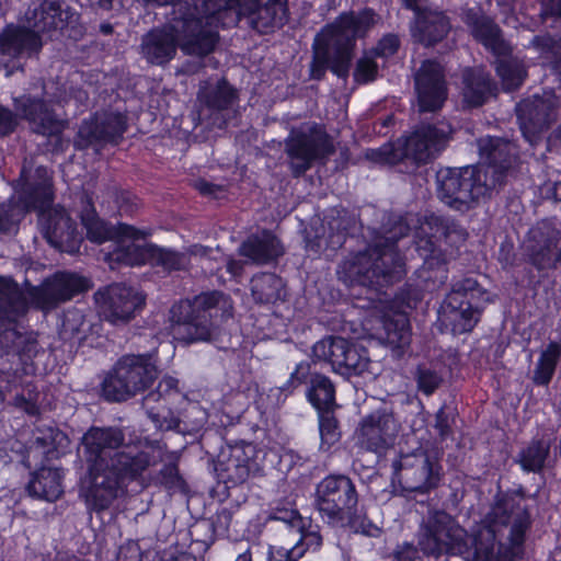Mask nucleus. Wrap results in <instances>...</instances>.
<instances>
[{
    "instance_id": "f257e3e1",
    "label": "nucleus",
    "mask_w": 561,
    "mask_h": 561,
    "mask_svg": "<svg viewBox=\"0 0 561 561\" xmlns=\"http://www.w3.org/2000/svg\"><path fill=\"white\" fill-rule=\"evenodd\" d=\"M379 227H368L371 242L365 250L351 254L337 267L339 279L348 286H385L402 278L404 262L397 242L408 236L410 227L401 217L383 211Z\"/></svg>"
},
{
    "instance_id": "f03ea898",
    "label": "nucleus",
    "mask_w": 561,
    "mask_h": 561,
    "mask_svg": "<svg viewBox=\"0 0 561 561\" xmlns=\"http://www.w3.org/2000/svg\"><path fill=\"white\" fill-rule=\"evenodd\" d=\"M529 526L527 510L513 495L502 494L483 524L468 533L469 551L458 556L472 561H515Z\"/></svg>"
},
{
    "instance_id": "7ed1b4c3",
    "label": "nucleus",
    "mask_w": 561,
    "mask_h": 561,
    "mask_svg": "<svg viewBox=\"0 0 561 561\" xmlns=\"http://www.w3.org/2000/svg\"><path fill=\"white\" fill-rule=\"evenodd\" d=\"M378 20L379 15L370 8L341 14L330 27L328 37L322 42L318 38L314 41L309 68L310 79L322 80L328 69L339 78L346 79L356 39L365 37Z\"/></svg>"
},
{
    "instance_id": "20e7f679",
    "label": "nucleus",
    "mask_w": 561,
    "mask_h": 561,
    "mask_svg": "<svg viewBox=\"0 0 561 561\" xmlns=\"http://www.w3.org/2000/svg\"><path fill=\"white\" fill-rule=\"evenodd\" d=\"M416 545L404 541L392 551L393 561H415L419 552L435 561L469 551L468 531L444 510H430L419 524Z\"/></svg>"
},
{
    "instance_id": "39448f33",
    "label": "nucleus",
    "mask_w": 561,
    "mask_h": 561,
    "mask_svg": "<svg viewBox=\"0 0 561 561\" xmlns=\"http://www.w3.org/2000/svg\"><path fill=\"white\" fill-rule=\"evenodd\" d=\"M453 131L451 125L445 119L422 123L410 136L370 150L367 157L374 162L396 165L400 172L412 173L446 149Z\"/></svg>"
},
{
    "instance_id": "423d86ee",
    "label": "nucleus",
    "mask_w": 561,
    "mask_h": 561,
    "mask_svg": "<svg viewBox=\"0 0 561 561\" xmlns=\"http://www.w3.org/2000/svg\"><path fill=\"white\" fill-rule=\"evenodd\" d=\"M358 497L356 485L348 476L329 474L316 485L313 506L332 527L375 536L379 528L359 510Z\"/></svg>"
},
{
    "instance_id": "0eeeda50",
    "label": "nucleus",
    "mask_w": 561,
    "mask_h": 561,
    "mask_svg": "<svg viewBox=\"0 0 561 561\" xmlns=\"http://www.w3.org/2000/svg\"><path fill=\"white\" fill-rule=\"evenodd\" d=\"M232 312L230 296L213 290L174 304L170 321L174 334L186 343L208 342L214 337L218 320L231 318Z\"/></svg>"
},
{
    "instance_id": "6e6552de",
    "label": "nucleus",
    "mask_w": 561,
    "mask_h": 561,
    "mask_svg": "<svg viewBox=\"0 0 561 561\" xmlns=\"http://www.w3.org/2000/svg\"><path fill=\"white\" fill-rule=\"evenodd\" d=\"M159 5H172L171 28L182 38V51L198 57L214 51L218 33L214 25L215 12L210 4L218 0H146Z\"/></svg>"
},
{
    "instance_id": "1a4fd4ad",
    "label": "nucleus",
    "mask_w": 561,
    "mask_h": 561,
    "mask_svg": "<svg viewBox=\"0 0 561 561\" xmlns=\"http://www.w3.org/2000/svg\"><path fill=\"white\" fill-rule=\"evenodd\" d=\"M159 376L153 354H125L106 373L101 382V397L107 402L128 401L148 390Z\"/></svg>"
},
{
    "instance_id": "9d476101",
    "label": "nucleus",
    "mask_w": 561,
    "mask_h": 561,
    "mask_svg": "<svg viewBox=\"0 0 561 561\" xmlns=\"http://www.w3.org/2000/svg\"><path fill=\"white\" fill-rule=\"evenodd\" d=\"M494 171H484L477 165L446 168L436 174L437 196L449 208L466 213L477 206L481 198L499 194L496 180H490Z\"/></svg>"
},
{
    "instance_id": "9b49d317",
    "label": "nucleus",
    "mask_w": 561,
    "mask_h": 561,
    "mask_svg": "<svg viewBox=\"0 0 561 561\" xmlns=\"http://www.w3.org/2000/svg\"><path fill=\"white\" fill-rule=\"evenodd\" d=\"M425 225L431 231V238L421 239L417 242V250L424 259L420 268V277L424 282L444 284L447 279V261L432 238L449 247L458 248L465 243L469 233L458 220L446 215L431 214L425 217Z\"/></svg>"
},
{
    "instance_id": "f8f14e48",
    "label": "nucleus",
    "mask_w": 561,
    "mask_h": 561,
    "mask_svg": "<svg viewBox=\"0 0 561 561\" xmlns=\"http://www.w3.org/2000/svg\"><path fill=\"white\" fill-rule=\"evenodd\" d=\"M21 188L7 203H0V231L10 232L33 209H42L53 201V181L49 170L39 165L31 173L26 162L20 180Z\"/></svg>"
},
{
    "instance_id": "ddd939ff",
    "label": "nucleus",
    "mask_w": 561,
    "mask_h": 561,
    "mask_svg": "<svg viewBox=\"0 0 561 561\" xmlns=\"http://www.w3.org/2000/svg\"><path fill=\"white\" fill-rule=\"evenodd\" d=\"M440 450L420 447L392 461L393 481L403 492L427 494L438 488L443 478Z\"/></svg>"
},
{
    "instance_id": "4468645a",
    "label": "nucleus",
    "mask_w": 561,
    "mask_h": 561,
    "mask_svg": "<svg viewBox=\"0 0 561 561\" xmlns=\"http://www.w3.org/2000/svg\"><path fill=\"white\" fill-rule=\"evenodd\" d=\"M55 454L51 430L47 434L36 436L27 446L23 463L28 469H35L25 488L30 496L51 503L64 493L61 471L45 466V461L50 460Z\"/></svg>"
},
{
    "instance_id": "2eb2a0df",
    "label": "nucleus",
    "mask_w": 561,
    "mask_h": 561,
    "mask_svg": "<svg viewBox=\"0 0 561 561\" xmlns=\"http://www.w3.org/2000/svg\"><path fill=\"white\" fill-rule=\"evenodd\" d=\"M210 10L215 12L214 24L232 15L236 22L247 16L250 26L261 34L282 27L287 21L286 0H218Z\"/></svg>"
},
{
    "instance_id": "dca6fc26",
    "label": "nucleus",
    "mask_w": 561,
    "mask_h": 561,
    "mask_svg": "<svg viewBox=\"0 0 561 561\" xmlns=\"http://www.w3.org/2000/svg\"><path fill=\"white\" fill-rule=\"evenodd\" d=\"M265 451L253 443L244 440L227 444L221 448L215 463L219 482L227 489L244 484L250 479L263 474Z\"/></svg>"
},
{
    "instance_id": "f3484780",
    "label": "nucleus",
    "mask_w": 561,
    "mask_h": 561,
    "mask_svg": "<svg viewBox=\"0 0 561 561\" xmlns=\"http://www.w3.org/2000/svg\"><path fill=\"white\" fill-rule=\"evenodd\" d=\"M312 362H325L332 370L345 378L369 371L368 351L342 336H325L312 346Z\"/></svg>"
},
{
    "instance_id": "a211bd4d",
    "label": "nucleus",
    "mask_w": 561,
    "mask_h": 561,
    "mask_svg": "<svg viewBox=\"0 0 561 561\" xmlns=\"http://www.w3.org/2000/svg\"><path fill=\"white\" fill-rule=\"evenodd\" d=\"M334 151L331 137L317 124L293 131L285 141V152L290 159L294 178L304 175L316 160L327 159Z\"/></svg>"
},
{
    "instance_id": "6ab92c4d",
    "label": "nucleus",
    "mask_w": 561,
    "mask_h": 561,
    "mask_svg": "<svg viewBox=\"0 0 561 561\" xmlns=\"http://www.w3.org/2000/svg\"><path fill=\"white\" fill-rule=\"evenodd\" d=\"M488 293L473 278L453 285L446 298L447 319L454 334L471 332L480 320Z\"/></svg>"
},
{
    "instance_id": "aec40b11",
    "label": "nucleus",
    "mask_w": 561,
    "mask_h": 561,
    "mask_svg": "<svg viewBox=\"0 0 561 561\" xmlns=\"http://www.w3.org/2000/svg\"><path fill=\"white\" fill-rule=\"evenodd\" d=\"M561 110L554 93L534 95L516 104L515 112L524 138L536 147L543 140V134L556 122Z\"/></svg>"
},
{
    "instance_id": "412c9836",
    "label": "nucleus",
    "mask_w": 561,
    "mask_h": 561,
    "mask_svg": "<svg viewBox=\"0 0 561 561\" xmlns=\"http://www.w3.org/2000/svg\"><path fill=\"white\" fill-rule=\"evenodd\" d=\"M127 126V117L119 112H96L81 122L73 146L77 150H85L105 144L117 145Z\"/></svg>"
},
{
    "instance_id": "4be33fe9",
    "label": "nucleus",
    "mask_w": 561,
    "mask_h": 561,
    "mask_svg": "<svg viewBox=\"0 0 561 561\" xmlns=\"http://www.w3.org/2000/svg\"><path fill=\"white\" fill-rule=\"evenodd\" d=\"M478 150L483 164L479 169L484 171H494L490 180H496L494 188L500 191L507 184L508 175L517 163L519 149L515 141L495 137L485 136L477 140Z\"/></svg>"
},
{
    "instance_id": "5701e85b",
    "label": "nucleus",
    "mask_w": 561,
    "mask_h": 561,
    "mask_svg": "<svg viewBox=\"0 0 561 561\" xmlns=\"http://www.w3.org/2000/svg\"><path fill=\"white\" fill-rule=\"evenodd\" d=\"M100 312L112 324H126L145 305V296L123 283L100 288L94 294Z\"/></svg>"
},
{
    "instance_id": "b1692460",
    "label": "nucleus",
    "mask_w": 561,
    "mask_h": 561,
    "mask_svg": "<svg viewBox=\"0 0 561 561\" xmlns=\"http://www.w3.org/2000/svg\"><path fill=\"white\" fill-rule=\"evenodd\" d=\"M399 430L392 411L376 410L362 419L356 431L357 445L366 451L382 455L394 445Z\"/></svg>"
},
{
    "instance_id": "393cba45",
    "label": "nucleus",
    "mask_w": 561,
    "mask_h": 561,
    "mask_svg": "<svg viewBox=\"0 0 561 561\" xmlns=\"http://www.w3.org/2000/svg\"><path fill=\"white\" fill-rule=\"evenodd\" d=\"M90 286V279L78 273L56 272L34 287L32 296L41 309L50 310L89 290Z\"/></svg>"
},
{
    "instance_id": "a878e982",
    "label": "nucleus",
    "mask_w": 561,
    "mask_h": 561,
    "mask_svg": "<svg viewBox=\"0 0 561 561\" xmlns=\"http://www.w3.org/2000/svg\"><path fill=\"white\" fill-rule=\"evenodd\" d=\"M460 18L472 38L493 56L506 57L513 54V46L505 38L503 30L481 7L462 9Z\"/></svg>"
},
{
    "instance_id": "bb28decb",
    "label": "nucleus",
    "mask_w": 561,
    "mask_h": 561,
    "mask_svg": "<svg viewBox=\"0 0 561 561\" xmlns=\"http://www.w3.org/2000/svg\"><path fill=\"white\" fill-rule=\"evenodd\" d=\"M53 202L33 211L38 213V222L48 243L60 251L72 252L80 241L77 224L64 207H51Z\"/></svg>"
},
{
    "instance_id": "cd10ccee",
    "label": "nucleus",
    "mask_w": 561,
    "mask_h": 561,
    "mask_svg": "<svg viewBox=\"0 0 561 561\" xmlns=\"http://www.w3.org/2000/svg\"><path fill=\"white\" fill-rule=\"evenodd\" d=\"M414 88L420 113L439 111L448 96L443 67L434 60H424L414 73Z\"/></svg>"
},
{
    "instance_id": "c85d7f7f",
    "label": "nucleus",
    "mask_w": 561,
    "mask_h": 561,
    "mask_svg": "<svg viewBox=\"0 0 561 561\" xmlns=\"http://www.w3.org/2000/svg\"><path fill=\"white\" fill-rule=\"evenodd\" d=\"M527 262L541 277L561 273V231L535 229L527 245Z\"/></svg>"
},
{
    "instance_id": "c756f323",
    "label": "nucleus",
    "mask_w": 561,
    "mask_h": 561,
    "mask_svg": "<svg viewBox=\"0 0 561 561\" xmlns=\"http://www.w3.org/2000/svg\"><path fill=\"white\" fill-rule=\"evenodd\" d=\"M80 14L62 0H37L25 12V22L38 35L76 24Z\"/></svg>"
},
{
    "instance_id": "7c9ffc66",
    "label": "nucleus",
    "mask_w": 561,
    "mask_h": 561,
    "mask_svg": "<svg viewBox=\"0 0 561 561\" xmlns=\"http://www.w3.org/2000/svg\"><path fill=\"white\" fill-rule=\"evenodd\" d=\"M43 41L34 30L26 26L9 24L0 33V55L14 62L13 68L23 69L21 60L37 56Z\"/></svg>"
},
{
    "instance_id": "2f4dec72",
    "label": "nucleus",
    "mask_w": 561,
    "mask_h": 561,
    "mask_svg": "<svg viewBox=\"0 0 561 561\" xmlns=\"http://www.w3.org/2000/svg\"><path fill=\"white\" fill-rule=\"evenodd\" d=\"M89 481L85 489L88 506L101 512L107 510L125 485L108 463L88 465Z\"/></svg>"
},
{
    "instance_id": "473e14b6",
    "label": "nucleus",
    "mask_w": 561,
    "mask_h": 561,
    "mask_svg": "<svg viewBox=\"0 0 561 561\" xmlns=\"http://www.w3.org/2000/svg\"><path fill=\"white\" fill-rule=\"evenodd\" d=\"M125 434L118 427H90L81 438L88 465L108 463L110 457L124 447Z\"/></svg>"
},
{
    "instance_id": "72a5a7b5",
    "label": "nucleus",
    "mask_w": 561,
    "mask_h": 561,
    "mask_svg": "<svg viewBox=\"0 0 561 561\" xmlns=\"http://www.w3.org/2000/svg\"><path fill=\"white\" fill-rule=\"evenodd\" d=\"M162 455L161 449L149 453L124 445L110 457L108 466L125 484L126 481L137 480L148 468L161 462Z\"/></svg>"
},
{
    "instance_id": "f704fd0d",
    "label": "nucleus",
    "mask_w": 561,
    "mask_h": 561,
    "mask_svg": "<svg viewBox=\"0 0 561 561\" xmlns=\"http://www.w3.org/2000/svg\"><path fill=\"white\" fill-rule=\"evenodd\" d=\"M15 105L22 112L23 118L28 122L33 133L46 136H60L66 123L59 119L51 107L43 99L23 96L15 100Z\"/></svg>"
},
{
    "instance_id": "c9c22d12",
    "label": "nucleus",
    "mask_w": 561,
    "mask_h": 561,
    "mask_svg": "<svg viewBox=\"0 0 561 561\" xmlns=\"http://www.w3.org/2000/svg\"><path fill=\"white\" fill-rule=\"evenodd\" d=\"M355 217L347 211H336V216H330L327 220V226L322 225V234L316 231L314 236L308 234L306 239V247L308 250L316 253L325 250H337L346 242L347 237L352 236L355 229Z\"/></svg>"
},
{
    "instance_id": "e433bc0d",
    "label": "nucleus",
    "mask_w": 561,
    "mask_h": 561,
    "mask_svg": "<svg viewBox=\"0 0 561 561\" xmlns=\"http://www.w3.org/2000/svg\"><path fill=\"white\" fill-rule=\"evenodd\" d=\"M142 408L156 428L160 431H175L183 435H192L197 433L206 422V412L196 404L185 410V417L195 416L192 424L187 420L176 416L167 404H158L157 407L149 404Z\"/></svg>"
},
{
    "instance_id": "4c0bfd02",
    "label": "nucleus",
    "mask_w": 561,
    "mask_h": 561,
    "mask_svg": "<svg viewBox=\"0 0 561 561\" xmlns=\"http://www.w3.org/2000/svg\"><path fill=\"white\" fill-rule=\"evenodd\" d=\"M183 38L171 28V20L164 28H154L141 38L140 54L151 65L163 66L182 49Z\"/></svg>"
},
{
    "instance_id": "58836bf2",
    "label": "nucleus",
    "mask_w": 561,
    "mask_h": 561,
    "mask_svg": "<svg viewBox=\"0 0 561 561\" xmlns=\"http://www.w3.org/2000/svg\"><path fill=\"white\" fill-rule=\"evenodd\" d=\"M462 104L477 108L497 95V83L491 73L481 67H468L461 71Z\"/></svg>"
},
{
    "instance_id": "ea45409f",
    "label": "nucleus",
    "mask_w": 561,
    "mask_h": 561,
    "mask_svg": "<svg viewBox=\"0 0 561 561\" xmlns=\"http://www.w3.org/2000/svg\"><path fill=\"white\" fill-rule=\"evenodd\" d=\"M450 30V19L445 12L425 8L415 14L411 34L415 42L432 47L446 38Z\"/></svg>"
},
{
    "instance_id": "a19ab883",
    "label": "nucleus",
    "mask_w": 561,
    "mask_h": 561,
    "mask_svg": "<svg viewBox=\"0 0 561 561\" xmlns=\"http://www.w3.org/2000/svg\"><path fill=\"white\" fill-rule=\"evenodd\" d=\"M284 252L280 240L268 230L249 236L239 248L240 255L256 265L274 263Z\"/></svg>"
},
{
    "instance_id": "79ce46f5",
    "label": "nucleus",
    "mask_w": 561,
    "mask_h": 561,
    "mask_svg": "<svg viewBox=\"0 0 561 561\" xmlns=\"http://www.w3.org/2000/svg\"><path fill=\"white\" fill-rule=\"evenodd\" d=\"M90 206L91 203L87 199V207ZM81 220L87 229L88 239L99 244L111 239L128 238L136 240L139 238V230L134 226L127 224L108 225L100 219L93 209L88 210L85 208L82 211Z\"/></svg>"
},
{
    "instance_id": "37998d69",
    "label": "nucleus",
    "mask_w": 561,
    "mask_h": 561,
    "mask_svg": "<svg viewBox=\"0 0 561 561\" xmlns=\"http://www.w3.org/2000/svg\"><path fill=\"white\" fill-rule=\"evenodd\" d=\"M250 290L253 300L259 305L276 304L286 298L284 280L274 273H259L251 278Z\"/></svg>"
},
{
    "instance_id": "c03bdc74",
    "label": "nucleus",
    "mask_w": 561,
    "mask_h": 561,
    "mask_svg": "<svg viewBox=\"0 0 561 561\" xmlns=\"http://www.w3.org/2000/svg\"><path fill=\"white\" fill-rule=\"evenodd\" d=\"M335 385L322 373L314 371L306 387V398L308 402L317 410H336L339 408L335 400Z\"/></svg>"
},
{
    "instance_id": "a18cd8bd",
    "label": "nucleus",
    "mask_w": 561,
    "mask_h": 561,
    "mask_svg": "<svg viewBox=\"0 0 561 561\" xmlns=\"http://www.w3.org/2000/svg\"><path fill=\"white\" fill-rule=\"evenodd\" d=\"M27 309V299L19 285L10 278L0 277V327Z\"/></svg>"
},
{
    "instance_id": "49530a36",
    "label": "nucleus",
    "mask_w": 561,
    "mask_h": 561,
    "mask_svg": "<svg viewBox=\"0 0 561 561\" xmlns=\"http://www.w3.org/2000/svg\"><path fill=\"white\" fill-rule=\"evenodd\" d=\"M494 65L503 90L506 92L519 89L528 76L525 62L512 54L506 57H496Z\"/></svg>"
},
{
    "instance_id": "de8ad7c7",
    "label": "nucleus",
    "mask_w": 561,
    "mask_h": 561,
    "mask_svg": "<svg viewBox=\"0 0 561 561\" xmlns=\"http://www.w3.org/2000/svg\"><path fill=\"white\" fill-rule=\"evenodd\" d=\"M550 438H534L522 448L517 456V462L526 472L539 473L545 468L547 458L550 455Z\"/></svg>"
},
{
    "instance_id": "09e8293b",
    "label": "nucleus",
    "mask_w": 561,
    "mask_h": 561,
    "mask_svg": "<svg viewBox=\"0 0 561 561\" xmlns=\"http://www.w3.org/2000/svg\"><path fill=\"white\" fill-rule=\"evenodd\" d=\"M198 99L213 111H224L230 108L238 100V91L221 78L214 87L202 90Z\"/></svg>"
},
{
    "instance_id": "8fccbe9b",
    "label": "nucleus",
    "mask_w": 561,
    "mask_h": 561,
    "mask_svg": "<svg viewBox=\"0 0 561 561\" xmlns=\"http://www.w3.org/2000/svg\"><path fill=\"white\" fill-rule=\"evenodd\" d=\"M380 340L393 350H404L411 342L409 320L404 316L383 321V334Z\"/></svg>"
},
{
    "instance_id": "3c124183",
    "label": "nucleus",
    "mask_w": 561,
    "mask_h": 561,
    "mask_svg": "<svg viewBox=\"0 0 561 561\" xmlns=\"http://www.w3.org/2000/svg\"><path fill=\"white\" fill-rule=\"evenodd\" d=\"M561 355V346L557 342H550L535 366L533 382L537 386H548L554 375L558 359Z\"/></svg>"
},
{
    "instance_id": "603ef678",
    "label": "nucleus",
    "mask_w": 561,
    "mask_h": 561,
    "mask_svg": "<svg viewBox=\"0 0 561 561\" xmlns=\"http://www.w3.org/2000/svg\"><path fill=\"white\" fill-rule=\"evenodd\" d=\"M231 522L232 512L225 507L219 510L213 517L198 522L195 525V531L209 533L207 538H201L202 542L208 547L215 542L217 537L228 535Z\"/></svg>"
},
{
    "instance_id": "864d4df0",
    "label": "nucleus",
    "mask_w": 561,
    "mask_h": 561,
    "mask_svg": "<svg viewBox=\"0 0 561 561\" xmlns=\"http://www.w3.org/2000/svg\"><path fill=\"white\" fill-rule=\"evenodd\" d=\"M416 388L425 396H432L445 380L443 367L434 364H420L414 371Z\"/></svg>"
},
{
    "instance_id": "5fc2aeb1",
    "label": "nucleus",
    "mask_w": 561,
    "mask_h": 561,
    "mask_svg": "<svg viewBox=\"0 0 561 561\" xmlns=\"http://www.w3.org/2000/svg\"><path fill=\"white\" fill-rule=\"evenodd\" d=\"M320 448L328 451L340 442L342 430L340 421L335 416V410L318 412Z\"/></svg>"
},
{
    "instance_id": "6e6d98bb",
    "label": "nucleus",
    "mask_w": 561,
    "mask_h": 561,
    "mask_svg": "<svg viewBox=\"0 0 561 561\" xmlns=\"http://www.w3.org/2000/svg\"><path fill=\"white\" fill-rule=\"evenodd\" d=\"M178 379L167 376L163 377L157 385L156 389L148 392L141 401L142 407L149 404H167L171 402L173 398L180 396Z\"/></svg>"
},
{
    "instance_id": "4d7b16f0",
    "label": "nucleus",
    "mask_w": 561,
    "mask_h": 561,
    "mask_svg": "<svg viewBox=\"0 0 561 561\" xmlns=\"http://www.w3.org/2000/svg\"><path fill=\"white\" fill-rule=\"evenodd\" d=\"M26 312L19 313L13 320L3 323L0 327V350L4 354L16 353L23 343L22 334L16 330L15 324L20 317Z\"/></svg>"
},
{
    "instance_id": "13d9d810",
    "label": "nucleus",
    "mask_w": 561,
    "mask_h": 561,
    "mask_svg": "<svg viewBox=\"0 0 561 561\" xmlns=\"http://www.w3.org/2000/svg\"><path fill=\"white\" fill-rule=\"evenodd\" d=\"M378 72L379 67L375 61V56L366 53L356 61L353 78L358 84H367L377 79Z\"/></svg>"
},
{
    "instance_id": "bf43d9fd",
    "label": "nucleus",
    "mask_w": 561,
    "mask_h": 561,
    "mask_svg": "<svg viewBox=\"0 0 561 561\" xmlns=\"http://www.w3.org/2000/svg\"><path fill=\"white\" fill-rule=\"evenodd\" d=\"M312 374L311 364L309 362L302 360L296 365L287 381L282 387H279V390L284 393H293L294 390L302 385L308 387V381L311 379Z\"/></svg>"
},
{
    "instance_id": "052dcab7",
    "label": "nucleus",
    "mask_w": 561,
    "mask_h": 561,
    "mask_svg": "<svg viewBox=\"0 0 561 561\" xmlns=\"http://www.w3.org/2000/svg\"><path fill=\"white\" fill-rule=\"evenodd\" d=\"M158 482L172 492L183 491L185 481L179 472L178 465L174 462L167 463L157 474Z\"/></svg>"
},
{
    "instance_id": "680f3d73",
    "label": "nucleus",
    "mask_w": 561,
    "mask_h": 561,
    "mask_svg": "<svg viewBox=\"0 0 561 561\" xmlns=\"http://www.w3.org/2000/svg\"><path fill=\"white\" fill-rule=\"evenodd\" d=\"M270 519L285 523L293 530H302L305 519L296 508L276 506L270 514Z\"/></svg>"
},
{
    "instance_id": "e2e57ef3",
    "label": "nucleus",
    "mask_w": 561,
    "mask_h": 561,
    "mask_svg": "<svg viewBox=\"0 0 561 561\" xmlns=\"http://www.w3.org/2000/svg\"><path fill=\"white\" fill-rule=\"evenodd\" d=\"M154 260L157 265H161L168 271H179L184 268L187 264L185 254L165 249H159L154 255Z\"/></svg>"
},
{
    "instance_id": "0e129e2a",
    "label": "nucleus",
    "mask_w": 561,
    "mask_h": 561,
    "mask_svg": "<svg viewBox=\"0 0 561 561\" xmlns=\"http://www.w3.org/2000/svg\"><path fill=\"white\" fill-rule=\"evenodd\" d=\"M147 251L133 241L115 252V260L126 265H140L146 261Z\"/></svg>"
},
{
    "instance_id": "69168bd1",
    "label": "nucleus",
    "mask_w": 561,
    "mask_h": 561,
    "mask_svg": "<svg viewBox=\"0 0 561 561\" xmlns=\"http://www.w3.org/2000/svg\"><path fill=\"white\" fill-rule=\"evenodd\" d=\"M112 195L119 215H133L137 211L139 202L131 192L114 188Z\"/></svg>"
},
{
    "instance_id": "338daca9",
    "label": "nucleus",
    "mask_w": 561,
    "mask_h": 561,
    "mask_svg": "<svg viewBox=\"0 0 561 561\" xmlns=\"http://www.w3.org/2000/svg\"><path fill=\"white\" fill-rule=\"evenodd\" d=\"M400 44V38L397 34L388 33L378 41L369 53L375 57L388 58L399 50Z\"/></svg>"
},
{
    "instance_id": "774afa93",
    "label": "nucleus",
    "mask_w": 561,
    "mask_h": 561,
    "mask_svg": "<svg viewBox=\"0 0 561 561\" xmlns=\"http://www.w3.org/2000/svg\"><path fill=\"white\" fill-rule=\"evenodd\" d=\"M305 553L299 545L293 548L274 547L268 550V561H297Z\"/></svg>"
}]
</instances>
